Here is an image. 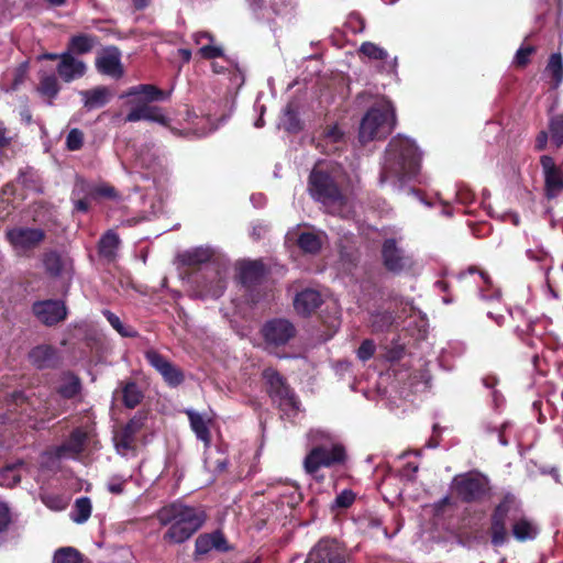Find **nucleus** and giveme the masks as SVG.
Instances as JSON below:
<instances>
[{"mask_svg": "<svg viewBox=\"0 0 563 563\" xmlns=\"http://www.w3.org/2000/svg\"><path fill=\"white\" fill-rule=\"evenodd\" d=\"M509 525L511 536L518 542L533 540L539 534L538 526L523 514L520 499L511 492L501 495L489 515L487 536L494 548H500L509 541Z\"/></svg>", "mask_w": 563, "mask_h": 563, "instance_id": "f257e3e1", "label": "nucleus"}, {"mask_svg": "<svg viewBox=\"0 0 563 563\" xmlns=\"http://www.w3.org/2000/svg\"><path fill=\"white\" fill-rule=\"evenodd\" d=\"M420 163L421 154L412 141L405 137L391 139L385 151L379 184L390 183L400 189L419 174Z\"/></svg>", "mask_w": 563, "mask_h": 563, "instance_id": "f03ea898", "label": "nucleus"}, {"mask_svg": "<svg viewBox=\"0 0 563 563\" xmlns=\"http://www.w3.org/2000/svg\"><path fill=\"white\" fill-rule=\"evenodd\" d=\"M338 174L335 165L318 161L308 176L307 189L310 197L331 214L341 211L347 203V198L338 181Z\"/></svg>", "mask_w": 563, "mask_h": 563, "instance_id": "7ed1b4c3", "label": "nucleus"}, {"mask_svg": "<svg viewBox=\"0 0 563 563\" xmlns=\"http://www.w3.org/2000/svg\"><path fill=\"white\" fill-rule=\"evenodd\" d=\"M158 519L162 525L169 526L163 540L169 544H180L203 526L207 515L201 507L174 503L159 510Z\"/></svg>", "mask_w": 563, "mask_h": 563, "instance_id": "20e7f679", "label": "nucleus"}, {"mask_svg": "<svg viewBox=\"0 0 563 563\" xmlns=\"http://www.w3.org/2000/svg\"><path fill=\"white\" fill-rule=\"evenodd\" d=\"M347 461L345 446L341 443H321L313 445L306 454L302 467L306 474L317 482H323L324 476L320 474L322 467L331 468L344 465Z\"/></svg>", "mask_w": 563, "mask_h": 563, "instance_id": "39448f33", "label": "nucleus"}, {"mask_svg": "<svg viewBox=\"0 0 563 563\" xmlns=\"http://www.w3.org/2000/svg\"><path fill=\"white\" fill-rule=\"evenodd\" d=\"M395 123V110L389 101L371 107L363 117L358 137L362 143L385 139L390 134Z\"/></svg>", "mask_w": 563, "mask_h": 563, "instance_id": "423d86ee", "label": "nucleus"}, {"mask_svg": "<svg viewBox=\"0 0 563 563\" xmlns=\"http://www.w3.org/2000/svg\"><path fill=\"white\" fill-rule=\"evenodd\" d=\"M212 257V252L208 249L197 247L192 251L185 252L180 255L184 265L195 267L207 264L205 267L206 276L210 279L203 284V289L212 298H219L227 288L225 278L220 267L216 264H208Z\"/></svg>", "mask_w": 563, "mask_h": 563, "instance_id": "0eeeda50", "label": "nucleus"}, {"mask_svg": "<svg viewBox=\"0 0 563 563\" xmlns=\"http://www.w3.org/2000/svg\"><path fill=\"white\" fill-rule=\"evenodd\" d=\"M262 379L266 394L282 411L287 413L288 411L296 412L299 409V400L294 389L276 368L272 366L264 368Z\"/></svg>", "mask_w": 563, "mask_h": 563, "instance_id": "6e6552de", "label": "nucleus"}, {"mask_svg": "<svg viewBox=\"0 0 563 563\" xmlns=\"http://www.w3.org/2000/svg\"><path fill=\"white\" fill-rule=\"evenodd\" d=\"M452 489L462 503L479 504L489 497L492 488L486 475L479 472H467L453 478Z\"/></svg>", "mask_w": 563, "mask_h": 563, "instance_id": "1a4fd4ad", "label": "nucleus"}, {"mask_svg": "<svg viewBox=\"0 0 563 563\" xmlns=\"http://www.w3.org/2000/svg\"><path fill=\"white\" fill-rule=\"evenodd\" d=\"M481 298L494 307L488 308L486 313L493 319L498 325H503L506 320V314L512 319L518 318L522 320V323L514 325L515 332L522 338L528 335L533 330V323L530 319L526 318L525 311L520 308L515 310H508L501 306V292L498 289L487 288L481 291Z\"/></svg>", "mask_w": 563, "mask_h": 563, "instance_id": "9d476101", "label": "nucleus"}, {"mask_svg": "<svg viewBox=\"0 0 563 563\" xmlns=\"http://www.w3.org/2000/svg\"><path fill=\"white\" fill-rule=\"evenodd\" d=\"M260 333L267 350L286 346L297 334V329L291 321L285 318L267 320Z\"/></svg>", "mask_w": 563, "mask_h": 563, "instance_id": "9b49d317", "label": "nucleus"}, {"mask_svg": "<svg viewBox=\"0 0 563 563\" xmlns=\"http://www.w3.org/2000/svg\"><path fill=\"white\" fill-rule=\"evenodd\" d=\"M305 563H353V561L336 540L322 539L309 552Z\"/></svg>", "mask_w": 563, "mask_h": 563, "instance_id": "f8f14e48", "label": "nucleus"}, {"mask_svg": "<svg viewBox=\"0 0 563 563\" xmlns=\"http://www.w3.org/2000/svg\"><path fill=\"white\" fill-rule=\"evenodd\" d=\"M238 279L240 284L252 292L257 286L262 285L271 273L269 267L263 260H244L238 266Z\"/></svg>", "mask_w": 563, "mask_h": 563, "instance_id": "ddd939ff", "label": "nucleus"}, {"mask_svg": "<svg viewBox=\"0 0 563 563\" xmlns=\"http://www.w3.org/2000/svg\"><path fill=\"white\" fill-rule=\"evenodd\" d=\"M380 256L385 269L396 275L410 269L413 264L411 256L406 254L393 238L383 242Z\"/></svg>", "mask_w": 563, "mask_h": 563, "instance_id": "4468645a", "label": "nucleus"}, {"mask_svg": "<svg viewBox=\"0 0 563 563\" xmlns=\"http://www.w3.org/2000/svg\"><path fill=\"white\" fill-rule=\"evenodd\" d=\"M147 363L155 368L169 387H178L185 380L181 368L172 363L167 357L156 350H147L144 354Z\"/></svg>", "mask_w": 563, "mask_h": 563, "instance_id": "2eb2a0df", "label": "nucleus"}, {"mask_svg": "<svg viewBox=\"0 0 563 563\" xmlns=\"http://www.w3.org/2000/svg\"><path fill=\"white\" fill-rule=\"evenodd\" d=\"M539 161L543 174L544 196L548 200L555 199L563 194V169L550 155H541Z\"/></svg>", "mask_w": 563, "mask_h": 563, "instance_id": "dca6fc26", "label": "nucleus"}, {"mask_svg": "<svg viewBox=\"0 0 563 563\" xmlns=\"http://www.w3.org/2000/svg\"><path fill=\"white\" fill-rule=\"evenodd\" d=\"M5 236L15 250L30 251L40 245L46 235L42 229L18 227L8 230Z\"/></svg>", "mask_w": 563, "mask_h": 563, "instance_id": "f3484780", "label": "nucleus"}, {"mask_svg": "<svg viewBox=\"0 0 563 563\" xmlns=\"http://www.w3.org/2000/svg\"><path fill=\"white\" fill-rule=\"evenodd\" d=\"M32 312L47 327L55 325L67 317V309L64 302L53 299L35 301L32 306Z\"/></svg>", "mask_w": 563, "mask_h": 563, "instance_id": "a211bd4d", "label": "nucleus"}, {"mask_svg": "<svg viewBox=\"0 0 563 563\" xmlns=\"http://www.w3.org/2000/svg\"><path fill=\"white\" fill-rule=\"evenodd\" d=\"M30 363L37 369H56L63 363L59 351L51 344H40L29 352Z\"/></svg>", "mask_w": 563, "mask_h": 563, "instance_id": "6ab92c4d", "label": "nucleus"}, {"mask_svg": "<svg viewBox=\"0 0 563 563\" xmlns=\"http://www.w3.org/2000/svg\"><path fill=\"white\" fill-rule=\"evenodd\" d=\"M87 441V431L79 427L75 428L65 442L53 449V455L58 460L68 456H77L84 452Z\"/></svg>", "mask_w": 563, "mask_h": 563, "instance_id": "aec40b11", "label": "nucleus"}, {"mask_svg": "<svg viewBox=\"0 0 563 563\" xmlns=\"http://www.w3.org/2000/svg\"><path fill=\"white\" fill-rule=\"evenodd\" d=\"M96 68L102 74L119 79L123 76L120 51L115 47H109L101 56L96 58Z\"/></svg>", "mask_w": 563, "mask_h": 563, "instance_id": "412c9836", "label": "nucleus"}, {"mask_svg": "<svg viewBox=\"0 0 563 563\" xmlns=\"http://www.w3.org/2000/svg\"><path fill=\"white\" fill-rule=\"evenodd\" d=\"M141 120L157 122L164 126L169 125V119L162 113V109L156 106H150L146 102H137L125 117L126 122H137Z\"/></svg>", "mask_w": 563, "mask_h": 563, "instance_id": "4be33fe9", "label": "nucleus"}, {"mask_svg": "<svg viewBox=\"0 0 563 563\" xmlns=\"http://www.w3.org/2000/svg\"><path fill=\"white\" fill-rule=\"evenodd\" d=\"M322 303V295L312 288L302 289L294 299V308L302 317L311 316Z\"/></svg>", "mask_w": 563, "mask_h": 563, "instance_id": "5701e85b", "label": "nucleus"}, {"mask_svg": "<svg viewBox=\"0 0 563 563\" xmlns=\"http://www.w3.org/2000/svg\"><path fill=\"white\" fill-rule=\"evenodd\" d=\"M86 64L75 58L70 53H62L60 60L57 64L56 71L65 82L82 77L86 74Z\"/></svg>", "mask_w": 563, "mask_h": 563, "instance_id": "b1692460", "label": "nucleus"}, {"mask_svg": "<svg viewBox=\"0 0 563 563\" xmlns=\"http://www.w3.org/2000/svg\"><path fill=\"white\" fill-rule=\"evenodd\" d=\"M55 390L65 400L74 399L82 391L81 379L73 371H63L59 374V385Z\"/></svg>", "mask_w": 563, "mask_h": 563, "instance_id": "393cba45", "label": "nucleus"}, {"mask_svg": "<svg viewBox=\"0 0 563 563\" xmlns=\"http://www.w3.org/2000/svg\"><path fill=\"white\" fill-rule=\"evenodd\" d=\"M121 239L119 234L113 229H109L100 236L98 241V255L107 263H113L118 257Z\"/></svg>", "mask_w": 563, "mask_h": 563, "instance_id": "a878e982", "label": "nucleus"}, {"mask_svg": "<svg viewBox=\"0 0 563 563\" xmlns=\"http://www.w3.org/2000/svg\"><path fill=\"white\" fill-rule=\"evenodd\" d=\"M145 417L136 413L133 418H131L120 430L117 435L118 446L130 450L134 445L135 435L142 430L144 427Z\"/></svg>", "mask_w": 563, "mask_h": 563, "instance_id": "bb28decb", "label": "nucleus"}, {"mask_svg": "<svg viewBox=\"0 0 563 563\" xmlns=\"http://www.w3.org/2000/svg\"><path fill=\"white\" fill-rule=\"evenodd\" d=\"M84 107L87 110H93L104 107L111 99V91L106 86H98L92 89L80 91Z\"/></svg>", "mask_w": 563, "mask_h": 563, "instance_id": "cd10ccee", "label": "nucleus"}, {"mask_svg": "<svg viewBox=\"0 0 563 563\" xmlns=\"http://www.w3.org/2000/svg\"><path fill=\"white\" fill-rule=\"evenodd\" d=\"M143 96V101L147 104L153 101H164L168 98L169 92H166L158 87L150 84H141L131 87L122 97Z\"/></svg>", "mask_w": 563, "mask_h": 563, "instance_id": "c85d7f7f", "label": "nucleus"}, {"mask_svg": "<svg viewBox=\"0 0 563 563\" xmlns=\"http://www.w3.org/2000/svg\"><path fill=\"white\" fill-rule=\"evenodd\" d=\"M98 44V37L92 34L80 33L69 38L66 53L70 55H84L93 49Z\"/></svg>", "mask_w": 563, "mask_h": 563, "instance_id": "c756f323", "label": "nucleus"}, {"mask_svg": "<svg viewBox=\"0 0 563 563\" xmlns=\"http://www.w3.org/2000/svg\"><path fill=\"white\" fill-rule=\"evenodd\" d=\"M343 139L344 133L338 124L327 125L322 131L321 139L319 140L317 147L321 148L322 153L330 154L332 151L338 148L335 145L341 143Z\"/></svg>", "mask_w": 563, "mask_h": 563, "instance_id": "7c9ffc66", "label": "nucleus"}, {"mask_svg": "<svg viewBox=\"0 0 563 563\" xmlns=\"http://www.w3.org/2000/svg\"><path fill=\"white\" fill-rule=\"evenodd\" d=\"M24 466L22 460L8 463L0 468V486L12 488L21 481V468Z\"/></svg>", "mask_w": 563, "mask_h": 563, "instance_id": "2f4dec72", "label": "nucleus"}, {"mask_svg": "<svg viewBox=\"0 0 563 563\" xmlns=\"http://www.w3.org/2000/svg\"><path fill=\"white\" fill-rule=\"evenodd\" d=\"M120 386L122 393V402L126 408L134 409L142 402L144 395L135 382H122Z\"/></svg>", "mask_w": 563, "mask_h": 563, "instance_id": "473e14b6", "label": "nucleus"}, {"mask_svg": "<svg viewBox=\"0 0 563 563\" xmlns=\"http://www.w3.org/2000/svg\"><path fill=\"white\" fill-rule=\"evenodd\" d=\"M188 418L191 430L195 432L198 440L202 441L205 446L208 448L211 443V432L202 416L198 412L188 411Z\"/></svg>", "mask_w": 563, "mask_h": 563, "instance_id": "72a5a7b5", "label": "nucleus"}, {"mask_svg": "<svg viewBox=\"0 0 563 563\" xmlns=\"http://www.w3.org/2000/svg\"><path fill=\"white\" fill-rule=\"evenodd\" d=\"M545 73L551 77L553 88H558L563 81V58L560 53H552L549 57Z\"/></svg>", "mask_w": 563, "mask_h": 563, "instance_id": "f704fd0d", "label": "nucleus"}, {"mask_svg": "<svg viewBox=\"0 0 563 563\" xmlns=\"http://www.w3.org/2000/svg\"><path fill=\"white\" fill-rule=\"evenodd\" d=\"M36 89L42 96L48 98V103L52 104L53 100L60 91V85L54 74L44 75L40 78V84Z\"/></svg>", "mask_w": 563, "mask_h": 563, "instance_id": "c9c22d12", "label": "nucleus"}, {"mask_svg": "<svg viewBox=\"0 0 563 563\" xmlns=\"http://www.w3.org/2000/svg\"><path fill=\"white\" fill-rule=\"evenodd\" d=\"M298 247L306 254H317L322 247L321 239L313 232H301L297 238Z\"/></svg>", "mask_w": 563, "mask_h": 563, "instance_id": "e433bc0d", "label": "nucleus"}, {"mask_svg": "<svg viewBox=\"0 0 563 563\" xmlns=\"http://www.w3.org/2000/svg\"><path fill=\"white\" fill-rule=\"evenodd\" d=\"M548 130L555 148L563 146V111L549 117Z\"/></svg>", "mask_w": 563, "mask_h": 563, "instance_id": "4c0bfd02", "label": "nucleus"}, {"mask_svg": "<svg viewBox=\"0 0 563 563\" xmlns=\"http://www.w3.org/2000/svg\"><path fill=\"white\" fill-rule=\"evenodd\" d=\"M91 500L89 497H79L75 500L73 511L70 512V518L76 523L86 522L91 516Z\"/></svg>", "mask_w": 563, "mask_h": 563, "instance_id": "58836bf2", "label": "nucleus"}, {"mask_svg": "<svg viewBox=\"0 0 563 563\" xmlns=\"http://www.w3.org/2000/svg\"><path fill=\"white\" fill-rule=\"evenodd\" d=\"M395 321V316L390 311H377L371 316L372 331L383 333L389 330Z\"/></svg>", "mask_w": 563, "mask_h": 563, "instance_id": "ea45409f", "label": "nucleus"}, {"mask_svg": "<svg viewBox=\"0 0 563 563\" xmlns=\"http://www.w3.org/2000/svg\"><path fill=\"white\" fill-rule=\"evenodd\" d=\"M53 563H84V559L75 548L65 547L55 551Z\"/></svg>", "mask_w": 563, "mask_h": 563, "instance_id": "a19ab883", "label": "nucleus"}, {"mask_svg": "<svg viewBox=\"0 0 563 563\" xmlns=\"http://www.w3.org/2000/svg\"><path fill=\"white\" fill-rule=\"evenodd\" d=\"M43 264L45 267L46 273L52 277H57L62 274L63 271V260L60 255L55 252L51 251L44 254L43 257Z\"/></svg>", "mask_w": 563, "mask_h": 563, "instance_id": "79ce46f5", "label": "nucleus"}, {"mask_svg": "<svg viewBox=\"0 0 563 563\" xmlns=\"http://www.w3.org/2000/svg\"><path fill=\"white\" fill-rule=\"evenodd\" d=\"M358 53L374 60H385L388 57L387 51L373 42H364L360 46Z\"/></svg>", "mask_w": 563, "mask_h": 563, "instance_id": "37998d69", "label": "nucleus"}, {"mask_svg": "<svg viewBox=\"0 0 563 563\" xmlns=\"http://www.w3.org/2000/svg\"><path fill=\"white\" fill-rule=\"evenodd\" d=\"M89 196L93 199L104 198V199L117 200L120 198L118 190L109 184H102V185L92 187L89 191Z\"/></svg>", "mask_w": 563, "mask_h": 563, "instance_id": "c03bdc74", "label": "nucleus"}, {"mask_svg": "<svg viewBox=\"0 0 563 563\" xmlns=\"http://www.w3.org/2000/svg\"><path fill=\"white\" fill-rule=\"evenodd\" d=\"M355 498L356 495L352 489H344L336 495L331 505V509H347L354 504Z\"/></svg>", "mask_w": 563, "mask_h": 563, "instance_id": "a18cd8bd", "label": "nucleus"}, {"mask_svg": "<svg viewBox=\"0 0 563 563\" xmlns=\"http://www.w3.org/2000/svg\"><path fill=\"white\" fill-rule=\"evenodd\" d=\"M537 52L533 45H522L516 52L514 64L518 68H525L530 63V56Z\"/></svg>", "mask_w": 563, "mask_h": 563, "instance_id": "49530a36", "label": "nucleus"}, {"mask_svg": "<svg viewBox=\"0 0 563 563\" xmlns=\"http://www.w3.org/2000/svg\"><path fill=\"white\" fill-rule=\"evenodd\" d=\"M214 550L212 536L210 533L200 534L195 542V554L205 555Z\"/></svg>", "mask_w": 563, "mask_h": 563, "instance_id": "de8ad7c7", "label": "nucleus"}, {"mask_svg": "<svg viewBox=\"0 0 563 563\" xmlns=\"http://www.w3.org/2000/svg\"><path fill=\"white\" fill-rule=\"evenodd\" d=\"M84 145V133L79 129H71L66 137V147L69 151H78Z\"/></svg>", "mask_w": 563, "mask_h": 563, "instance_id": "09e8293b", "label": "nucleus"}, {"mask_svg": "<svg viewBox=\"0 0 563 563\" xmlns=\"http://www.w3.org/2000/svg\"><path fill=\"white\" fill-rule=\"evenodd\" d=\"M102 313L106 317V319L108 320V322L111 324V327L114 330H117L122 336H124V338H132V336H134L133 333L128 332L125 330L122 321L120 320V318L115 313H113L110 310H103Z\"/></svg>", "mask_w": 563, "mask_h": 563, "instance_id": "8fccbe9b", "label": "nucleus"}, {"mask_svg": "<svg viewBox=\"0 0 563 563\" xmlns=\"http://www.w3.org/2000/svg\"><path fill=\"white\" fill-rule=\"evenodd\" d=\"M375 350V343L372 340L366 339L357 349V357L363 362L368 361L374 356Z\"/></svg>", "mask_w": 563, "mask_h": 563, "instance_id": "3c124183", "label": "nucleus"}, {"mask_svg": "<svg viewBox=\"0 0 563 563\" xmlns=\"http://www.w3.org/2000/svg\"><path fill=\"white\" fill-rule=\"evenodd\" d=\"M199 54L205 59H214L223 56V49L214 45H203L199 49Z\"/></svg>", "mask_w": 563, "mask_h": 563, "instance_id": "603ef678", "label": "nucleus"}, {"mask_svg": "<svg viewBox=\"0 0 563 563\" xmlns=\"http://www.w3.org/2000/svg\"><path fill=\"white\" fill-rule=\"evenodd\" d=\"M29 70V65L26 62L20 64L14 70V77L12 80V89L16 90L21 84L24 82L26 78V74Z\"/></svg>", "mask_w": 563, "mask_h": 563, "instance_id": "864d4df0", "label": "nucleus"}, {"mask_svg": "<svg viewBox=\"0 0 563 563\" xmlns=\"http://www.w3.org/2000/svg\"><path fill=\"white\" fill-rule=\"evenodd\" d=\"M210 536H212L214 550L219 552H227L230 550L228 540L224 537L223 532H221L220 530H216L211 532Z\"/></svg>", "mask_w": 563, "mask_h": 563, "instance_id": "5fc2aeb1", "label": "nucleus"}, {"mask_svg": "<svg viewBox=\"0 0 563 563\" xmlns=\"http://www.w3.org/2000/svg\"><path fill=\"white\" fill-rule=\"evenodd\" d=\"M456 199L460 203L468 206L475 200V194L466 186H460L456 191Z\"/></svg>", "mask_w": 563, "mask_h": 563, "instance_id": "6e6d98bb", "label": "nucleus"}, {"mask_svg": "<svg viewBox=\"0 0 563 563\" xmlns=\"http://www.w3.org/2000/svg\"><path fill=\"white\" fill-rule=\"evenodd\" d=\"M549 137H550V133H549V130L545 131V130H541L537 136H536V141H534V150L537 152H541V151H544L548 146V142H549Z\"/></svg>", "mask_w": 563, "mask_h": 563, "instance_id": "4d7b16f0", "label": "nucleus"}, {"mask_svg": "<svg viewBox=\"0 0 563 563\" xmlns=\"http://www.w3.org/2000/svg\"><path fill=\"white\" fill-rule=\"evenodd\" d=\"M125 479H122L121 477H113L110 483L108 484V490L111 494L120 495L124 490Z\"/></svg>", "mask_w": 563, "mask_h": 563, "instance_id": "13d9d810", "label": "nucleus"}, {"mask_svg": "<svg viewBox=\"0 0 563 563\" xmlns=\"http://www.w3.org/2000/svg\"><path fill=\"white\" fill-rule=\"evenodd\" d=\"M9 522V509L3 504H0V532L7 529Z\"/></svg>", "mask_w": 563, "mask_h": 563, "instance_id": "bf43d9fd", "label": "nucleus"}, {"mask_svg": "<svg viewBox=\"0 0 563 563\" xmlns=\"http://www.w3.org/2000/svg\"><path fill=\"white\" fill-rule=\"evenodd\" d=\"M74 206H75V210L76 211H79V212H82V213L88 212V210L90 208V203H89V201L86 198L76 200L74 202Z\"/></svg>", "mask_w": 563, "mask_h": 563, "instance_id": "052dcab7", "label": "nucleus"}, {"mask_svg": "<svg viewBox=\"0 0 563 563\" xmlns=\"http://www.w3.org/2000/svg\"><path fill=\"white\" fill-rule=\"evenodd\" d=\"M404 354V347L397 346L388 352V360L389 361H399L402 357Z\"/></svg>", "mask_w": 563, "mask_h": 563, "instance_id": "680f3d73", "label": "nucleus"}, {"mask_svg": "<svg viewBox=\"0 0 563 563\" xmlns=\"http://www.w3.org/2000/svg\"><path fill=\"white\" fill-rule=\"evenodd\" d=\"M178 56L181 58L184 63H189L191 59V51L188 48H179Z\"/></svg>", "mask_w": 563, "mask_h": 563, "instance_id": "e2e57ef3", "label": "nucleus"}, {"mask_svg": "<svg viewBox=\"0 0 563 563\" xmlns=\"http://www.w3.org/2000/svg\"><path fill=\"white\" fill-rule=\"evenodd\" d=\"M201 38H208L210 42H213L214 37L209 32H199L196 34L195 40L197 43H200Z\"/></svg>", "mask_w": 563, "mask_h": 563, "instance_id": "0e129e2a", "label": "nucleus"}, {"mask_svg": "<svg viewBox=\"0 0 563 563\" xmlns=\"http://www.w3.org/2000/svg\"><path fill=\"white\" fill-rule=\"evenodd\" d=\"M451 505V497L450 496H444L443 498H441L438 503H437V508L438 509H442L446 506H450Z\"/></svg>", "mask_w": 563, "mask_h": 563, "instance_id": "69168bd1", "label": "nucleus"}, {"mask_svg": "<svg viewBox=\"0 0 563 563\" xmlns=\"http://www.w3.org/2000/svg\"><path fill=\"white\" fill-rule=\"evenodd\" d=\"M60 56H62V54H57V53H44L41 56V58L46 59V60H56V59L60 60Z\"/></svg>", "mask_w": 563, "mask_h": 563, "instance_id": "338daca9", "label": "nucleus"}, {"mask_svg": "<svg viewBox=\"0 0 563 563\" xmlns=\"http://www.w3.org/2000/svg\"><path fill=\"white\" fill-rule=\"evenodd\" d=\"M136 10H142L148 5V0H132Z\"/></svg>", "mask_w": 563, "mask_h": 563, "instance_id": "774afa93", "label": "nucleus"}]
</instances>
